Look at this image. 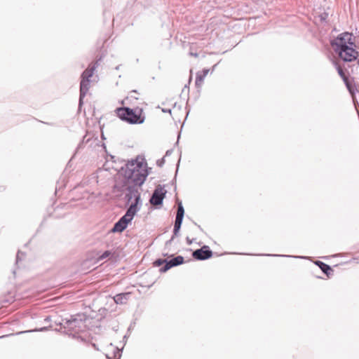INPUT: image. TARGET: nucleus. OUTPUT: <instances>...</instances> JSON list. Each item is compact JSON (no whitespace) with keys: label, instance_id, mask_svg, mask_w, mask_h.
<instances>
[{"label":"nucleus","instance_id":"f257e3e1","mask_svg":"<svg viewBox=\"0 0 359 359\" xmlns=\"http://www.w3.org/2000/svg\"><path fill=\"white\" fill-rule=\"evenodd\" d=\"M147 168V164L144 158L138 156L126 163L125 167L121 166L118 172L134 185L141 186L148 175Z\"/></svg>","mask_w":359,"mask_h":359},{"label":"nucleus","instance_id":"f03ea898","mask_svg":"<svg viewBox=\"0 0 359 359\" xmlns=\"http://www.w3.org/2000/svg\"><path fill=\"white\" fill-rule=\"evenodd\" d=\"M331 45L339 57L345 62H352L358 56V52L355 50V38L349 32L339 34L331 42Z\"/></svg>","mask_w":359,"mask_h":359},{"label":"nucleus","instance_id":"7ed1b4c3","mask_svg":"<svg viewBox=\"0 0 359 359\" xmlns=\"http://www.w3.org/2000/svg\"><path fill=\"white\" fill-rule=\"evenodd\" d=\"M137 187L135 185V187H129L128 188V193L126 196L128 201L131 202V204L126 214L114 226V232H122L124 231L136 213L140 210L141 206L140 194Z\"/></svg>","mask_w":359,"mask_h":359},{"label":"nucleus","instance_id":"20e7f679","mask_svg":"<svg viewBox=\"0 0 359 359\" xmlns=\"http://www.w3.org/2000/svg\"><path fill=\"white\" fill-rule=\"evenodd\" d=\"M118 117L131 124L142 123L144 117L142 116V110L139 109L118 108L116 109Z\"/></svg>","mask_w":359,"mask_h":359},{"label":"nucleus","instance_id":"39448f33","mask_svg":"<svg viewBox=\"0 0 359 359\" xmlns=\"http://www.w3.org/2000/svg\"><path fill=\"white\" fill-rule=\"evenodd\" d=\"M55 323L56 325L60 326V329L62 327L68 330V331L72 330L75 332H77L80 330V324H81V321H79L76 318H70L66 319L65 321L61 322L60 320H55Z\"/></svg>","mask_w":359,"mask_h":359},{"label":"nucleus","instance_id":"423d86ee","mask_svg":"<svg viewBox=\"0 0 359 359\" xmlns=\"http://www.w3.org/2000/svg\"><path fill=\"white\" fill-rule=\"evenodd\" d=\"M98 66V62L91 63L88 68L81 74V79H86L91 82L97 81V76L95 75V69Z\"/></svg>","mask_w":359,"mask_h":359},{"label":"nucleus","instance_id":"0eeeda50","mask_svg":"<svg viewBox=\"0 0 359 359\" xmlns=\"http://www.w3.org/2000/svg\"><path fill=\"white\" fill-rule=\"evenodd\" d=\"M165 194L166 190L163 187L160 186L156 187L150 199V203L154 205H161Z\"/></svg>","mask_w":359,"mask_h":359},{"label":"nucleus","instance_id":"6e6552de","mask_svg":"<svg viewBox=\"0 0 359 359\" xmlns=\"http://www.w3.org/2000/svg\"><path fill=\"white\" fill-rule=\"evenodd\" d=\"M93 82L88 81L86 79H81L80 82V96H79V107L81 108L83 104V100L85 96L87 95Z\"/></svg>","mask_w":359,"mask_h":359},{"label":"nucleus","instance_id":"1a4fd4ad","mask_svg":"<svg viewBox=\"0 0 359 359\" xmlns=\"http://www.w3.org/2000/svg\"><path fill=\"white\" fill-rule=\"evenodd\" d=\"M110 255H111V252L109 250H106L102 255H98V257L96 259H90L85 260L82 264L83 267L85 268L86 266H88L89 268L90 265L94 266L98 262L104 259L106 257H109Z\"/></svg>","mask_w":359,"mask_h":359},{"label":"nucleus","instance_id":"9d476101","mask_svg":"<svg viewBox=\"0 0 359 359\" xmlns=\"http://www.w3.org/2000/svg\"><path fill=\"white\" fill-rule=\"evenodd\" d=\"M193 256L197 259L203 260L210 257L212 256V252L210 250H204L203 248H201L194 251Z\"/></svg>","mask_w":359,"mask_h":359},{"label":"nucleus","instance_id":"9b49d317","mask_svg":"<svg viewBox=\"0 0 359 359\" xmlns=\"http://www.w3.org/2000/svg\"><path fill=\"white\" fill-rule=\"evenodd\" d=\"M184 262V257L182 256H177L172 259H170L169 262H168L165 266L164 271H167L170 268L177 266L179 264H182Z\"/></svg>","mask_w":359,"mask_h":359},{"label":"nucleus","instance_id":"f8f14e48","mask_svg":"<svg viewBox=\"0 0 359 359\" xmlns=\"http://www.w3.org/2000/svg\"><path fill=\"white\" fill-rule=\"evenodd\" d=\"M36 319L41 318V317H44L43 322L44 325L41 327H36L34 330V331H43L46 330L48 327H53V326L52 325H47L49 321L50 320V316H34Z\"/></svg>","mask_w":359,"mask_h":359},{"label":"nucleus","instance_id":"ddd939ff","mask_svg":"<svg viewBox=\"0 0 359 359\" xmlns=\"http://www.w3.org/2000/svg\"><path fill=\"white\" fill-rule=\"evenodd\" d=\"M130 296V293L118 294L114 297V302L116 304H124Z\"/></svg>","mask_w":359,"mask_h":359},{"label":"nucleus","instance_id":"4468645a","mask_svg":"<svg viewBox=\"0 0 359 359\" xmlns=\"http://www.w3.org/2000/svg\"><path fill=\"white\" fill-rule=\"evenodd\" d=\"M182 222V219L176 217L175 225H174V234L177 235L178 231L180 229L181 225Z\"/></svg>","mask_w":359,"mask_h":359},{"label":"nucleus","instance_id":"2eb2a0df","mask_svg":"<svg viewBox=\"0 0 359 359\" xmlns=\"http://www.w3.org/2000/svg\"><path fill=\"white\" fill-rule=\"evenodd\" d=\"M110 169H111V166L109 164V161L107 160L106 162L104 163L102 168L99 170L98 173L100 175H102L104 172L109 171Z\"/></svg>","mask_w":359,"mask_h":359},{"label":"nucleus","instance_id":"dca6fc26","mask_svg":"<svg viewBox=\"0 0 359 359\" xmlns=\"http://www.w3.org/2000/svg\"><path fill=\"white\" fill-rule=\"evenodd\" d=\"M337 72H338L339 76L343 79L344 81L346 83V85H348V83H347L348 79L341 67H339V66L337 67Z\"/></svg>","mask_w":359,"mask_h":359},{"label":"nucleus","instance_id":"f3484780","mask_svg":"<svg viewBox=\"0 0 359 359\" xmlns=\"http://www.w3.org/2000/svg\"><path fill=\"white\" fill-rule=\"evenodd\" d=\"M184 210L182 204H179L176 217L183 219Z\"/></svg>","mask_w":359,"mask_h":359},{"label":"nucleus","instance_id":"a211bd4d","mask_svg":"<svg viewBox=\"0 0 359 359\" xmlns=\"http://www.w3.org/2000/svg\"><path fill=\"white\" fill-rule=\"evenodd\" d=\"M205 76L202 74H198L196 79V84L199 86L203 83Z\"/></svg>","mask_w":359,"mask_h":359},{"label":"nucleus","instance_id":"6ab92c4d","mask_svg":"<svg viewBox=\"0 0 359 359\" xmlns=\"http://www.w3.org/2000/svg\"><path fill=\"white\" fill-rule=\"evenodd\" d=\"M321 264H322L321 269L324 272L327 273V270L331 269L328 265L323 264V263H321Z\"/></svg>","mask_w":359,"mask_h":359},{"label":"nucleus","instance_id":"aec40b11","mask_svg":"<svg viewBox=\"0 0 359 359\" xmlns=\"http://www.w3.org/2000/svg\"><path fill=\"white\" fill-rule=\"evenodd\" d=\"M22 255V253L20 251H18V254H17V257H16V262L18 263L19 262V260L21 259L20 258V256Z\"/></svg>","mask_w":359,"mask_h":359},{"label":"nucleus","instance_id":"412c9836","mask_svg":"<svg viewBox=\"0 0 359 359\" xmlns=\"http://www.w3.org/2000/svg\"><path fill=\"white\" fill-rule=\"evenodd\" d=\"M209 69H203V75L205 77L207 74H208Z\"/></svg>","mask_w":359,"mask_h":359},{"label":"nucleus","instance_id":"4be33fe9","mask_svg":"<svg viewBox=\"0 0 359 359\" xmlns=\"http://www.w3.org/2000/svg\"><path fill=\"white\" fill-rule=\"evenodd\" d=\"M156 263L158 264V265H161V260H158L156 262Z\"/></svg>","mask_w":359,"mask_h":359},{"label":"nucleus","instance_id":"5701e85b","mask_svg":"<svg viewBox=\"0 0 359 359\" xmlns=\"http://www.w3.org/2000/svg\"><path fill=\"white\" fill-rule=\"evenodd\" d=\"M113 169H115V170H118H118H120V169H121V167H120V168H118V167H116V168H115V167H113Z\"/></svg>","mask_w":359,"mask_h":359},{"label":"nucleus","instance_id":"b1692460","mask_svg":"<svg viewBox=\"0 0 359 359\" xmlns=\"http://www.w3.org/2000/svg\"><path fill=\"white\" fill-rule=\"evenodd\" d=\"M106 357H107V359H112V358L109 356L108 355H107Z\"/></svg>","mask_w":359,"mask_h":359},{"label":"nucleus","instance_id":"393cba45","mask_svg":"<svg viewBox=\"0 0 359 359\" xmlns=\"http://www.w3.org/2000/svg\"><path fill=\"white\" fill-rule=\"evenodd\" d=\"M187 241H188V242H189V244H191L190 240H189V239L187 238Z\"/></svg>","mask_w":359,"mask_h":359},{"label":"nucleus","instance_id":"a878e982","mask_svg":"<svg viewBox=\"0 0 359 359\" xmlns=\"http://www.w3.org/2000/svg\"><path fill=\"white\" fill-rule=\"evenodd\" d=\"M187 241H188V242H189V244H191L190 240H189V239L187 238Z\"/></svg>","mask_w":359,"mask_h":359},{"label":"nucleus","instance_id":"bb28decb","mask_svg":"<svg viewBox=\"0 0 359 359\" xmlns=\"http://www.w3.org/2000/svg\"><path fill=\"white\" fill-rule=\"evenodd\" d=\"M358 63H359V60H358Z\"/></svg>","mask_w":359,"mask_h":359}]
</instances>
